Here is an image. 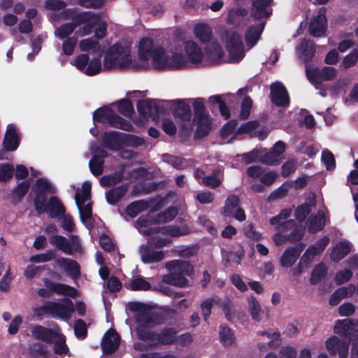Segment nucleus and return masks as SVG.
Instances as JSON below:
<instances>
[{
	"mask_svg": "<svg viewBox=\"0 0 358 358\" xmlns=\"http://www.w3.org/2000/svg\"><path fill=\"white\" fill-rule=\"evenodd\" d=\"M196 124V129L194 134L195 140L201 139L208 135L211 129V122L209 117L201 120H193Z\"/></svg>",
	"mask_w": 358,
	"mask_h": 358,
	"instance_id": "c85d7f7f",
	"label": "nucleus"
},
{
	"mask_svg": "<svg viewBox=\"0 0 358 358\" xmlns=\"http://www.w3.org/2000/svg\"><path fill=\"white\" fill-rule=\"evenodd\" d=\"M302 57L306 62H310L315 55V44L310 39H303L300 44Z\"/></svg>",
	"mask_w": 358,
	"mask_h": 358,
	"instance_id": "e433bc0d",
	"label": "nucleus"
},
{
	"mask_svg": "<svg viewBox=\"0 0 358 358\" xmlns=\"http://www.w3.org/2000/svg\"><path fill=\"white\" fill-rule=\"evenodd\" d=\"M154 249L153 247L147 243L141 246L139 253L143 263L153 264L159 262L164 259L163 251H156Z\"/></svg>",
	"mask_w": 358,
	"mask_h": 358,
	"instance_id": "f3484780",
	"label": "nucleus"
},
{
	"mask_svg": "<svg viewBox=\"0 0 358 358\" xmlns=\"http://www.w3.org/2000/svg\"><path fill=\"white\" fill-rule=\"evenodd\" d=\"M157 316H158L157 314L150 312L145 309L141 313L137 314V325L156 326L160 324V322L156 320Z\"/></svg>",
	"mask_w": 358,
	"mask_h": 358,
	"instance_id": "ea45409f",
	"label": "nucleus"
},
{
	"mask_svg": "<svg viewBox=\"0 0 358 358\" xmlns=\"http://www.w3.org/2000/svg\"><path fill=\"white\" fill-rule=\"evenodd\" d=\"M128 191V185L122 184L110 189L106 193V201L112 206L116 205Z\"/></svg>",
	"mask_w": 358,
	"mask_h": 358,
	"instance_id": "a878e982",
	"label": "nucleus"
},
{
	"mask_svg": "<svg viewBox=\"0 0 358 358\" xmlns=\"http://www.w3.org/2000/svg\"><path fill=\"white\" fill-rule=\"evenodd\" d=\"M75 27L71 22L60 25L55 31V35L59 39L64 40L70 38L69 36L74 31Z\"/></svg>",
	"mask_w": 358,
	"mask_h": 358,
	"instance_id": "6e6d98bb",
	"label": "nucleus"
},
{
	"mask_svg": "<svg viewBox=\"0 0 358 358\" xmlns=\"http://www.w3.org/2000/svg\"><path fill=\"white\" fill-rule=\"evenodd\" d=\"M77 206L79 210L80 219L83 223H85L86 220L90 219L92 216V203L89 202L85 205V203H78Z\"/></svg>",
	"mask_w": 358,
	"mask_h": 358,
	"instance_id": "69168bd1",
	"label": "nucleus"
},
{
	"mask_svg": "<svg viewBox=\"0 0 358 358\" xmlns=\"http://www.w3.org/2000/svg\"><path fill=\"white\" fill-rule=\"evenodd\" d=\"M353 325V322L350 319L338 320L336 322L334 331L343 337H348L350 331Z\"/></svg>",
	"mask_w": 358,
	"mask_h": 358,
	"instance_id": "79ce46f5",
	"label": "nucleus"
},
{
	"mask_svg": "<svg viewBox=\"0 0 358 358\" xmlns=\"http://www.w3.org/2000/svg\"><path fill=\"white\" fill-rule=\"evenodd\" d=\"M357 61L358 49L354 48L350 52V53L343 57L341 66L343 67L345 69H348L354 66L357 64Z\"/></svg>",
	"mask_w": 358,
	"mask_h": 358,
	"instance_id": "13d9d810",
	"label": "nucleus"
},
{
	"mask_svg": "<svg viewBox=\"0 0 358 358\" xmlns=\"http://www.w3.org/2000/svg\"><path fill=\"white\" fill-rule=\"evenodd\" d=\"M271 101L278 107L287 108L289 106L290 99L285 85L278 81L271 83L270 86Z\"/></svg>",
	"mask_w": 358,
	"mask_h": 358,
	"instance_id": "423d86ee",
	"label": "nucleus"
},
{
	"mask_svg": "<svg viewBox=\"0 0 358 358\" xmlns=\"http://www.w3.org/2000/svg\"><path fill=\"white\" fill-rule=\"evenodd\" d=\"M294 225V220H288L281 222V224L277 227L278 233L273 236V240L276 245L279 246L285 242H288V239H287V236L285 234L287 231L293 228Z\"/></svg>",
	"mask_w": 358,
	"mask_h": 358,
	"instance_id": "b1692460",
	"label": "nucleus"
},
{
	"mask_svg": "<svg viewBox=\"0 0 358 358\" xmlns=\"http://www.w3.org/2000/svg\"><path fill=\"white\" fill-rule=\"evenodd\" d=\"M31 334L36 340L41 341L47 343H53L59 334L50 328L37 324L32 327Z\"/></svg>",
	"mask_w": 358,
	"mask_h": 358,
	"instance_id": "dca6fc26",
	"label": "nucleus"
},
{
	"mask_svg": "<svg viewBox=\"0 0 358 358\" xmlns=\"http://www.w3.org/2000/svg\"><path fill=\"white\" fill-rule=\"evenodd\" d=\"M149 208L148 202L141 199L130 203L126 208L125 212L130 217H136L141 212L146 210Z\"/></svg>",
	"mask_w": 358,
	"mask_h": 358,
	"instance_id": "72a5a7b5",
	"label": "nucleus"
},
{
	"mask_svg": "<svg viewBox=\"0 0 358 358\" xmlns=\"http://www.w3.org/2000/svg\"><path fill=\"white\" fill-rule=\"evenodd\" d=\"M101 70V64L99 59H93L89 61L83 73L89 76L98 74Z\"/></svg>",
	"mask_w": 358,
	"mask_h": 358,
	"instance_id": "338daca9",
	"label": "nucleus"
},
{
	"mask_svg": "<svg viewBox=\"0 0 358 358\" xmlns=\"http://www.w3.org/2000/svg\"><path fill=\"white\" fill-rule=\"evenodd\" d=\"M34 194L35 197L33 201L34 207L37 214L41 215L45 213V207L50 197H48V194L44 192H37Z\"/></svg>",
	"mask_w": 358,
	"mask_h": 358,
	"instance_id": "a19ab883",
	"label": "nucleus"
},
{
	"mask_svg": "<svg viewBox=\"0 0 358 358\" xmlns=\"http://www.w3.org/2000/svg\"><path fill=\"white\" fill-rule=\"evenodd\" d=\"M266 25L265 22L250 25L245 33V40L248 47H254L261 38V35Z\"/></svg>",
	"mask_w": 358,
	"mask_h": 358,
	"instance_id": "6ab92c4d",
	"label": "nucleus"
},
{
	"mask_svg": "<svg viewBox=\"0 0 358 358\" xmlns=\"http://www.w3.org/2000/svg\"><path fill=\"white\" fill-rule=\"evenodd\" d=\"M155 50L154 48V42L150 38H143L138 45V57L139 59L143 61L150 59L152 52Z\"/></svg>",
	"mask_w": 358,
	"mask_h": 358,
	"instance_id": "bb28decb",
	"label": "nucleus"
},
{
	"mask_svg": "<svg viewBox=\"0 0 358 358\" xmlns=\"http://www.w3.org/2000/svg\"><path fill=\"white\" fill-rule=\"evenodd\" d=\"M305 247V243L300 242L294 246L287 248L280 257V262L281 266L286 268L293 266L299 259Z\"/></svg>",
	"mask_w": 358,
	"mask_h": 358,
	"instance_id": "9b49d317",
	"label": "nucleus"
},
{
	"mask_svg": "<svg viewBox=\"0 0 358 358\" xmlns=\"http://www.w3.org/2000/svg\"><path fill=\"white\" fill-rule=\"evenodd\" d=\"M173 116L184 122L191 120L192 114L190 105L185 100L176 99L173 101Z\"/></svg>",
	"mask_w": 358,
	"mask_h": 358,
	"instance_id": "a211bd4d",
	"label": "nucleus"
},
{
	"mask_svg": "<svg viewBox=\"0 0 358 358\" xmlns=\"http://www.w3.org/2000/svg\"><path fill=\"white\" fill-rule=\"evenodd\" d=\"M50 243L69 255H73V252H83V248L77 236H73L71 241H69L62 235H54L50 238Z\"/></svg>",
	"mask_w": 358,
	"mask_h": 358,
	"instance_id": "39448f33",
	"label": "nucleus"
},
{
	"mask_svg": "<svg viewBox=\"0 0 358 358\" xmlns=\"http://www.w3.org/2000/svg\"><path fill=\"white\" fill-rule=\"evenodd\" d=\"M155 101L154 99L138 100L136 108L139 115L144 118L154 117Z\"/></svg>",
	"mask_w": 358,
	"mask_h": 358,
	"instance_id": "cd10ccee",
	"label": "nucleus"
},
{
	"mask_svg": "<svg viewBox=\"0 0 358 358\" xmlns=\"http://www.w3.org/2000/svg\"><path fill=\"white\" fill-rule=\"evenodd\" d=\"M53 350L54 352L58 355H66L69 352V348L66 343V338L64 335H60L55 340Z\"/></svg>",
	"mask_w": 358,
	"mask_h": 358,
	"instance_id": "bf43d9fd",
	"label": "nucleus"
},
{
	"mask_svg": "<svg viewBox=\"0 0 358 358\" xmlns=\"http://www.w3.org/2000/svg\"><path fill=\"white\" fill-rule=\"evenodd\" d=\"M14 167L9 163L0 165V182H6L14 176Z\"/></svg>",
	"mask_w": 358,
	"mask_h": 358,
	"instance_id": "e2e57ef3",
	"label": "nucleus"
},
{
	"mask_svg": "<svg viewBox=\"0 0 358 358\" xmlns=\"http://www.w3.org/2000/svg\"><path fill=\"white\" fill-rule=\"evenodd\" d=\"M193 108L194 111V120H201L209 117L208 115L205 113V106L203 99L197 98L193 100Z\"/></svg>",
	"mask_w": 358,
	"mask_h": 358,
	"instance_id": "4d7b16f0",
	"label": "nucleus"
},
{
	"mask_svg": "<svg viewBox=\"0 0 358 358\" xmlns=\"http://www.w3.org/2000/svg\"><path fill=\"white\" fill-rule=\"evenodd\" d=\"M219 335L222 343L224 346H229L233 344L235 340V336L233 331L226 325H220L219 330Z\"/></svg>",
	"mask_w": 358,
	"mask_h": 358,
	"instance_id": "de8ad7c7",
	"label": "nucleus"
},
{
	"mask_svg": "<svg viewBox=\"0 0 358 358\" xmlns=\"http://www.w3.org/2000/svg\"><path fill=\"white\" fill-rule=\"evenodd\" d=\"M94 17V13L92 11L78 12L75 16L74 20L71 21V23L73 24L75 28H76L81 24H84L90 22Z\"/></svg>",
	"mask_w": 358,
	"mask_h": 358,
	"instance_id": "052dcab7",
	"label": "nucleus"
},
{
	"mask_svg": "<svg viewBox=\"0 0 358 358\" xmlns=\"http://www.w3.org/2000/svg\"><path fill=\"white\" fill-rule=\"evenodd\" d=\"M209 102L211 104H217L221 115L224 119H229L231 117L229 108L226 103L222 99L220 95H213L209 97Z\"/></svg>",
	"mask_w": 358,
	"mask_h": 358,
	"instance_id": "603ef678",
	"label": "nucleus"
},
{
	"mask_svg": "<svg viewBox=\"0 0 358 358\" xmlns=\"http://www.w3.org/2000/svg\"><path fill=\"white\" fill-rule=\"evenodd\" d=\"M104 159L98 155H94L89 162V168L94 176H99L103 173Z\"/></svg>",
	"mask_w": 358,
	"mask_h": 358,
	"instance_id": "3c124183",
	"label": "nucleus"
},
{
	"mask_svg": "<svg viewBox=\"0 0 358 358\" xmlns=\"http://www.w3.org/2000/svg\"><path fill=\"white\" fill-rule=\"evenodd\" d=\"M20 139L17 129L13 124H8L3 141L6 151L13 152L20 145Z\"/></svg>",
	"mask_w": 358,
	"mask_h": 358,
	"instance_id": "2eb2a0df",
	"label": "nucleus"
},
{
	"mask_svg": "<svg viewBox=\"0 0 358 358\" xmlns=\"http://www.w3.org/2000/svg\"><path fill=\"white\" fill-rule=\"evenodd\" d=\"M126 287L131 291H148L152 286L143 277L139 276L131 280L126 285Z\"/></svg>",
	"mask_w": 358,
	"mask_h": 358,
	"instance_id": "37998d69",
	"label": "nucleus"
},
{
	"mask_svg": "<svg viewBox=\"0 0 358 358\" xmlns=\"http://www.w3.org/2000/svg\"><path fill=\"white\" fill-rule=\"evenodd\" d=\"M188 62L186 57L180 54L174 52L171 56L169 55V61L166 70H178L187 68Z\"/></svg>",
	"mask_w": 358,
	"mask_h": 358,
	"instance_id": "473e14b6",
	"label": "nucleus"
},
{
	"mask_svg": "<svg viewBox=\"0 0 358 358\" xmlns=\"http://www.w3.org/2000/svg\"><path fill=\"white\" fill-rule=\"evenodd\" d=\"M310 203H304L299 206L294 211L295 218L299 222H303L306 217L310 213L312 206H315V196H313L312 199L310 200Z\"/></svg>",
	"mask_w": 358,
	"mask_h": 358,
	"instance_id": "4c0bfd02",
	"label": "nucleus"
},
{
	"mask_svg": "<svg viewBox=\"0 0 358 358\" xmlns=\"http://www.w3.org/2000/svg\"><path fill=\"white\" fill-rule=\"evenodd\" d=\"M166 268L170 271H176L185 276H192L194 273V266L189 262L176 259L166 263Z\"/></svg>",
	"mask_w": 358,
	"mask_h": 358,
	"instance_id": "4be33fe9",
	"label": "nucleus"
},
{
	"mask_svg": "<svg viewBox=\"0 0 358 358\" xmlns=\"http://www.w3.org/2000/svg\"><path fill=\"white\" fill-rule=\"evenodd\" d=\"M154 326L137 325L136 333L139 340L154 343L156 331L152 329Z\"/></svg>",
	"mask_w": 358,
	"mask_h": 358,
	"instance_id": "c9c22d12",
	"label": "nucleus"
},
{
	"mask_svg": "<svg viewBox=\"0 0 358 358\" xmlns=\"http://www.w3.org/2000/svg\"><path fill=\"white\" fill-rule=\"evenodd\" d=\"M52 288L57 294L70 297H76L78 295V291L76 288L66 284L55 282V284H52Z\"/></svg>",
	"mask_w": 358,
	"mask_h": 358,
	"instance_id": "a18cd8bd",
	"label": "nucleus"
},
{
	"mask_svg": "<svg viewBox=\"0 0 358 358\" xmlns=\"http://www.w3.org/2000/svg\"><path fill=\"white\" fill-rule=\"evenodd\" d=\"M178 215V209L175 206L169 207L164 212L157 214V222H169L173 220Z\"/></svg>",
	"mask_w": 358,
	"mask_h": 358,
	"instance_id": "0e129e2a",
	"label": "nucleus"
},
{
	"mask_svg": "<svg viewBox=\"0 0 358 358\" xmlns=\"http://www.w3.org/2000/svg\"><path fill=\"white\" fill-rule=\"evenodd\" d=\"M262 310L259 302L254 296L248 298V312L253 320L259 322L261 320L260 312Z\"/></svg>",
	"mask_w": 358,
	"mask_h": 358,
	"instance_id": "c03bdc74",
	"label": "nucleus"
},
{
	"mask_svg": "<svg viewBox=\"0 0 358 358\" xmlns=\"http://www.w3.org/2000/svg\"><path fill=\"white\" fill-rule=\"evenodd\" d=\"M33 192L34 193L37 192H44L45 194L53 193L54 187L49 182V181L44 178H38L36 180L34 187H33Z\"/></svg>",
	"mask_w": 358,
	"mask_h": 358,
	"instance_id": "864d4df0",
	"label": "nucleus"
},
{
	"mask_svg": "<svg viewBox=\"0 0 358 358\" xmlns=\"http://www.w3.org/2000/svg\"><path fill=\"white\" fill-rule=\"evenodd\" d=\"M34 316L41 320L45 315L52 318L69 319L74 312L73 301L69 298H64L62 303L46 301L42 306H37L32 310Z\"/></svg>",
	"mask_w": 358,
	"mask_h": 358,
	"instance_id": "f257e3e1",
	"label": "nucleus"
},
{
	"mask_svg": "<svg viewBox=\"0 0 358 358\" xmlns=\"http://www.w3.org/2000/svg\"><path fill=\"white\" fill-rule=\"evenodd\" d=\"M30 187V180H24L13 189L11 196L13 199H16L21 201L22 199L27 194Z\"/></svg>",
	"mask_w": 358,
	"mask_h": 358,
	"instance_id": "09e8293b",
	"label": "nucleus"
},
{
	"mask_svg": "<svg viewBox=\"0 0 358 358\" xmlns=\"http://www.w3.org/2000/svg\"><path fill=\"white\" fill-rule=\"evenodd\" d=\"M325 8H320L318 15L315 17L309 25L310 34L315 37H320L325 33L327 30V18L325 16Z\"/></svg>",
	"mask_w": 358,
	"mask_h": 358,
	"instance_id": "4468645a",
	"label": "nucleus"
},
{
	"mask_svg": "<svg viewBox=\"0 0 358 358\" xmlns=\"http://www.w3.org/2000/svg\"><path fill=\"white\" fill-rule=\"evenodd\" d=\"M351 251L350 245L349 243L340 242L331 251L330 255L331 259L336 263L339 262L345 257H346Z\"/></svg>",
	"mask_w": 358,
	"mask_h": 358,
	"instance_id": "7c9ffc66",
	"label": "nucleus"
},
{
	"mask_svg": "<svg viewBox=\"0 0 358 358\" xmlns=\"http://www.w3.org/2000/svg\"><path fill=\"white\" fill-rule=\"evenodd\" d=\"M329 243V238L327 236H324L317 240L314 245H310L308 248V251H311L313 255H318L325 250Z\"/></svg>",
	"mask_w": 358,
	"mask_h": 358,
	"instance_id": "680f3d73",
	"label": "nucleus"
},
{
	"mask_svg": "<svg viewBox=\"0 0 358 358\" xmlns=\"http://www.w3.org/2000/svg\"><path fill=\"white\" fill-rule=\"evenodd\" d=\"M122 140V148L126 147L136 148L145 143L143 138L131 134L123 133Z\"/></svg>",
	"mask_w": 358,
	"mask_h": 358,
	"instance_id": "49530a36",
	"label": "nucleus"
},
{
	"mask_svg": "<svg viewBox=\"0 0 358 358\" xmlns=\"http://www.w3.org/2000/svg\"><path fill=\"white\" fill-rule=\"evenodd\" d=\"M45 213L51 218H60L66 213V208L59 198L56 196H51L45 207Z\"/></svg>",
	"mask_w": 358,
	"mask_h": 358,
	"instance_id": "412c9836",
	"label": "nucleus"
},
{
	"mask_svg": "<svg viewBox=\"0 0 358 358\" xmlns=\"http://www.w3.org/2000/svg\"><path fill=\"white\" fill-rule=\"evenodd\" d=\"M74 334L78 339L83 340L87 335V328L85 321L78 319L74 323Z\"/></svg>",
	"mask_w": 358,
	"mask_h": 358,
	"instance_id": "774afa93",
	"label": "nucleus"
},
{
	"mask_svg": "<svg viewBox=\"0 0 358 358\" xmlns=\"http://www.w3.org/2000/svg\"><path fill=\"white\" fill-rule=\"evenodd\" d=\"M326 348L331 355H338L339 358H347L348 356L350 339H340L333 336L325 342Z\"/></svg>",
	"mask_w": 358,
	"mask_h": 358,
	"instance_id": "6e6552de",
	"label": "nucleus"
},
{
	"mask_svg": "<svg viewBox=\"0 0 358 358\" xmlns=\"http://www.w3.org/2000/svg\"><path fill=\"white\" fill-rule=\"evenodd\" d=\"M118 112L125 117H131L134 113L132 102L127 99L120 100L117 104Z\"/></svg>",
	"mask_w": 358,
	"mask_h": 358,
	"instance_id": "5fc2aeb1",
	"label": "nucleus"
},
{
	"mask_svg": "<svg viewBox=\"0 0 358 358\" xmlns=\"http://www.w3.org/2000/svg\"><path fill=\"white\" fill-rule=\"evenodd\" d=\"M185 51L188 59L192 64L201 62L203 55L201 48L193 41H188L185 43Z\"/></svg>",
	"mask_w": 358,
	"mask_h": 358,
	"instance_id": "5701e85b",
	"label": "nucleus"
},
{
	"mask_svg": "<svg viewBox=\"0 0 358 358\" xmlns=\"http://www.w3.org/2000/svg\"><path fill=\"white\" fill-rule=\"evenodd\" d=\"M131 62V56L120 43L108 48L103 59V69L110 70L116 68H127Z\"/></svg>",
	"mask_w": 358,
	"mask_h": 358,
	"instance_id": "7ed1b4c3",
	"label": "nucleus"
},
{
	"mask_svg": "<svg viewBox=\"0 0 358 358\" xmlns=\"http://www.w3.org/2000/svg\"><path fill=\"white\" fill-rule=\"evenodd\" d=\"M327 272L328 268L324 263L315 265L310 273L309 280L310 285H316L322 282L326 278Z\"/></svg>",
	"mask_w": 358,
	"mask_h": 358,
	"instance_id": "f704fd0d",
	"label": "nucleus"
},
{
	"mask_svg": "<svg viewBox=\"0 0 358 358\" xmlns=\"http://www.w3.org/2000/svg\"><path fill=\"white\" fill-rule=\"evenodd\" d=\"M93 120L99 123H107L109 126L126 131H133L132 124L117 115L108 106L100 107L93 113Z\"/></svg>",
	"mask_w": 358,
	"mask_h": 358,
	"instance_id": "f03ea898",
	"label": "nucleus"
},
{
	"mask_svg": "<svg viewBox=\"0 0 358 358\" xmlns=\"http://www.w3.org/2000/svg\"><path fill=\"white\" fill-rule=\"evenodd\" d=\"M178 341V331L173 327H164L159 332L156 331L154 343H150L153 348L162 345H171Z\"/></svg>",
	"mask_w": 358,
	"mask_h": 358,
	"instance_id": "1a4fd4ad",
	"label": "nucleus"
},
{
	"mask_svg": "<svg viewBox=\"0 0 358 358\" xmlns=\"http://www.w3.org/2000/svg\"><path fill=\"white\" fill-rule=\"evenodd\" d=\"M57 264L62 268L73 279L80 276V266L79 264L71 259L59 257L56 261Z\"/></svg>",
	"mask_w": 358,
	"mask_h": 358,
	"instance_id": "aec40b11",
	"label": "nucleus"
},
{
	"mask_svg": "<svg viewBox=\"0 0 358 358\" xmlns=\"http://www.w3.org/2000/svg\"><path fill=\"white\" fill-rule=\"evenodd\" d=\"M230 59L240 62L245 56L244 46L241 35L236 31L226 30L222 36Z\"/></svg>",
	"mask_w": 358,
	"mask_h": 358,
	"instance_id": "20e7f679",
	"label": "nucleus"
},
{
	"mask_svg": "<svg viewBox=\"0 0 358 358\" xmlns=\"http://www.w3.org/2000/svg\"><path fill=\"white\" fill-rule=\"evenodd\" d=\"M123 133L112 131H105L101 138V145L112 151H118L122 148Z\"/></svg>",
	"mask_w": 358,
	"mask_h": 358,
	"instance_id": "9d476101",
	"label": "nucleus"
},
{
	"mask_svg": "<svg viewBox=\"0 0 358 358\" xmlns=\"http://www.w3.org/2000/svg\"><path fill=\"white\" fill-rule=\"evenodd\" d=\"M240 199L236 194H230L225 201L221 213L224 217H234L238 221L243 222L246 216L243 208L239 207Z\"/></svg>",
	"mask_w": 358,
	"mask_h": 358,
	"instance_id": "0eeeda50",
	"label": "nucleus"
},
{
	"mask_svg": "<svg viewBox=\"0 0 358 358\" xmlns=\"http://www.w3.org/2000/svg\"><path fill=\"white\" fill-rule=\"evenodd\" d=\"M273 0H251L250 17L254 20L269 17L272 10H268Z\"/></svg>",
	"mask_w": 358,
	"mask_h": 358,
	"instance_id": "f8f14e48",
	"label": "nucleus"
},
{
	"mask_svg": "<svg viewBox=\"0 0 358 358\" xmlns=\"http://www.w3.org/2000/svg\"><path fill=\"white\" fill-rule=\"evenodd\" d=\"M91 188L92 185L90 182H85L82 185V193L77 192L75 195V201L76 206L78 203H85L91 199Z\"/></svg>",
	"mask_w": 358,
	"mask_h": 358,
	"instance_id": "8fccbe9b",
	"label": "nucleus"
},
{
	"mask_svg": "<svg viewBox=\"0 0 358 358\" xmlns=\"http://www.w3.org/2000/svg\"><path fill=\"white\" fill-rule=\"evenodd\" d=\"M248 10L245 8L239 7L232 8L229 10L227 23L233 24L236 27H239L243 22V19L248 15Z\"/></svg>",
	"mask_w": 358,
	"mask_h": 358,
	"instance_id": "c756f323",
	"label": "nucleus"
},
{
	"mask_svg": "<svg viewBox=\"0 0 358 358\" xmlns=\"http://www.w3.org/2000/svg\"><path fill=\"white\" fill-rule=\"evenodd\" d=\"M171 271V272L169 274L165 275L163 277V281L165 283L179 287H184L187 285L188 280L186 278V276L176 271Z\"/></svg>",
	"mask_w": 358,
	"mask_h": 358,
	"instance_id": "2f4dec72",
	"label": "nucleus"
},
{
	"mask_svg": "<svg viewBox=\"0 0 358 358\" xmlns=\"http://www.w3.org/2000/svg\"><path fill=\"white\" fill-rule=\"evenodd\" d=\"M196 37L203 43L209 42L213 37L211 28L206 24H198L194 27Z\"/></svg>",
	"mask_w": 358,
	"mask_h": 358,
	"instance_id": "58836bf2",
	"label": "nucleus"
},
{
	"mask_svg": "<svg viewBox=\"0 0 358 358\" xmlns=\"http://www.w3.org/2000/svg\"><path fill=\"white\" fill-rule=\"evenodd\" d=\"M120 346V336L115 329H109L103 335L101 341L103 352L106 355L115 352Z\"/></svg>",
	"mask_w": 358,
	"mask_h": 358,
	"instance_id": "ddd939ff",
	"label": "nucleus"
},
{
	"mask_svg": "<svg viewBox=\"0 0 358 358\" xmlns=\"http://www.w3.org/2000/svg\"><path fill=\"white\" fill-rule=\"evenodd\" d=\"M150 58H152V65L155 69L166 70L169 55L166 54L165 50L162 47H155Z\"/></svg>",
	"mask_w": 358,
	"mask_h": 358,
	"instance_id": "393cba45",
	"label": "nucleus"
}]
</instances>
